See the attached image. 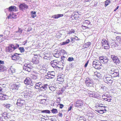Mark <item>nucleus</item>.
I'll return each instance as SVG.
<instances>
[{"mask_svg":"<svg viewBox=\"0 0 121 121\" xmlns=\"http://www.w3.org/2000/svg\"><path fill=\"white\" fill-rule=\"evenodd\" d=\"M94 74L98 77L99 78L101 76V75L97 71L94 72Z\"/></svg>","mask_w":121,"mask_h":121,"instance_id":"obj_35","label":"nucleus"},{"mask_svg":"<svg viewBox=\"0 0 121 121\" xmlns=\"http://www.w3.org/2000/svg\"><path fill=\"white\" fill-rule=\"evenodd\" d=\"M108 97L109 98V97H108L107 95L105 96V95H104L102 96V99L106 101H107V98Z\"/></svg>","mask_w":121,"mask_h":121,"instance_id":"obj_44","label":"nucleus"},{"mask_svg":"<svg viewBox=\"0 0 121 121\" xmlns=\"http://www.w3.org/2000/svg\"><path fill=\"white\" fill-rule=\"evenodd\" d=\"M51 65L53 67H56L59 68H60L59 66V64L57 63V62L56 61V60H54L52 63Z\"/></svg>","mask_w":121,"mask_h":121,"instance_id":"obj_23","label":"nucleus"},{"mask_svg":"<svg viewBox=\"0 0 121 121\" xmlns=\"http://www.w3.org/2000/svg\"><path fill=\"white\" fill-rule=\"evenodd\" d=\"M70 42V40L68 39L67 40H66V41L65 42L67 44L69 43Z\"/></svg>","mask_w":121,"mask_h":121,"instance_id":"obj_64","label":"nucleus"},{"mask_svg":"<svg viewBox=\"0 0 121 121\" xmlns=\"http://www.w3.org/2000/svg\"><path fill=\"white\" fill-rule=\"evenodd\" d=\"M31 17L33 18H34L36 16V12L35 11H32L31 12Z\"/></svg>","mask_w":121,"mask_h":121,"instance_id":"obj_29","label":"nucleus"},{"mask_svg":"<svg viewBox=\"0 0 121 121\" xmlns=\"http://www.w3.org/2000/svg\"><path fill=\"white\" fill-rule=\"evenodd\" d=\"M75 107L77 108H82L83 106L84 103L81 100H78L74 104Z\"/></svg>","mask_w":121,"mask_h":121,"instance_id":"obj_4","label":"nucleus"},{"mask_svg":"<svg viewBox=\"0 0 121 121\" xmlns=\"http://www.w3.org/2000/svg\"><path fill=\"white\" fill-rule=\"evenodd\" d=\"M112 78L111 77L104 76L103 78V80L105 83L111 85L112 82V81L111 80Z\"/></svg>","mask_w":121,"mask_h":121,"instance_id":"obj_7","label":"nucleus"},{"mask_svg":"<svg viewBox=\"0 0 121 121\" xmlns=\"http://www.w3.org/2000/svg\"><path fill=\"white\" fill-rule=\"evenodd\" d=\"M66 44H67L65 42H64L62 43H60V45H65Z\"/></svg>","mask_w":121,"mask_h":121,"instance_id":"obj_60","label":"nucleus"},{"mask_svg":"<svg viewBox=\"0 0 121 121\" xmlns=\"http://www.w3.org/2000/svg\"><path fill=\"white\" fill-rule=\"evenodd\" d=\"M111 45L112 48H115L117 47L118 45V43L115 42L114 40H112L111 43Z\"/></svg>","mask_w":121,"mask_h":121,"instance_id":"obj_21","label":"nucleus"},{"mask_svg":"<svg viewBox=\"0 0 121 121\" xmlns=\"http://www.w3.org/2000/svg\"><path fill=\"white\" fill-rule=\"evenodd\" d=\"M104 101L103 100H101L100 102H99L98 103L99 104V105L100 106H104V103H102V102L103 101Z\"/></svg>","mask_w":121,"mask_h":121,"instance_id":"obj_46","label":"nucleus"},{"mask_svg":"<svg viewBox=\"0 0 121 121\" xmlns=\"http://www.w3.org/2000/svg\"><path fill=\"white\" fill-rule=\"evenodd\" d=\"M59 108H60L61 109L64 107V105L61 104H59Z\"/></svg>","mask_w":121,"mask_h":121,"instance_id":"obj_56","label":"nucleus"},{"mask_svg":"<svg viewBox=\"0 0 121 121\" xmlns=\"http://www.w3.org/2000/svg\"><path fill=\"white\" fill-rule=\"evenodd\" d=\"M6 95H3V96H1L0 97V100H4L6 99L5 96H6Z\"/></svg>","mask_w":121,"mask_h":121,"instance_id":"obj_45","label":"nucleus"},{"mask_svg":"<svg viewBox=\"0 0 121 121\" xmlns=\"http://www.w3.org/2000/svg\"><path fill=\"white\" fill-rule=\"evenodd\" d=\"M19 47V45L17 44H16L15 46L13 44H9V46L6 47V50L7 52H11Z\"/></svg>","mask_w":121,"mask_h":121,"instance_id":"obj_1","label":"nucleus"},{"mask_svg":"<svg viewBox=\"0 0 121 121\" xmlns=\"http://www.w3.org/2000/svg\"><path fill=\"white\" fill-rule=\"evenodd\" d=\"M70 39L71 40V41L73 43L74 42V40L73 39H74V38L73 37H71L70 38Z\"/></svg>","mask_w":121,"mask_h":121,"instance_id":"obj_63","label":"nucleus"},{"mask_svg":"<svg viewBox=\"0 0 121 121\" xmlns=\"http://www.w3.org/2000/svg\"><path fill=\"white\" fill-rule=\"evenodd\" d=\"M25 103V102L24 100L19 99H17L16 104L17 106L21 107L23 106Z\"/></svg>","mask_w":121,"mask_h":121,"instance_id":"obj_11","label":"nucleus"},{"mask_svg":"<svg viewBox=\"0 0 121 121\" xmlns=\"http://www.w3.org/2000/svg\"><path fill=\"white\" fill-rule=\"evenodd\" d=\"M87 93L90 97L98 98L99 97V94H97L96 92L94 91H87Z\"/></svg>","mask_w":121,"mask_h":121,"instance_id":"obj_5","label":"nucleus"},{"mask_svg":"<svg viewBox=\"0 0 121 121\" xmlns=\"http://www.w3.org/2000/svg\"><path fill=\"white\" fill-rule=\"evenodd\" d=\"M99 113L100 114H102L105 113V112H104V111H103V110H101V108H99Z\"/></svg>","mask_w":121,"mask_h":121,"instance_id":"obj_53","label":"nucleus"},{"mask_svg":"<svg viewBox=\"0 0 121 121\" xmlns=\"http://www.w3.org/2000/svg\"><path fill=\"white\" fill-rule=\"evenodd\" d=\"M107 87L105 86H103L101 88V90H103L104 91L107 90Z\"/></svg>","mask_w":121,"mask_h":121,"instance_id":"obj_51","label":"nucleus"},{"mask_svg":"<svg viewBox=\"0 0 121 121\" xmlns=\"http://www.w3.org/2000/svg\"><path fill=\"white\" fill-rule=\"evenodd\" d=\"M41 84V83L40 82L37 83L35 86V88L37 89L41 90L42 85Z\"/></svg>","mask_w":121,"mask_h":121,"instance_id":"obj_20","label":"nucleus"},{"mask_svg":"<svg viewBox=\"0 0 121 121\" xmlns=\"http://www.w3.org/2000/svg\"><path fill=\"white\" fill-rule=\"evenodd\" d=\"M49 87L48 84H46L44 85L43 86L42 85L41 90H46Z\"/></svg>","mask_w":121,"mask_h":121,"instance_id":"obj_26","label":"nucleus"},{"mask_svg":"<svg viewBox=\"0 0 121 121\" xmlns=\"http://www.w3.org/2000/svg\"><path fill=\"white\" fill-rule=\"evenodd\" d=\"M74 60V58L72 57H70L68 58V60L69 61H71Z\"/></svg>","mask_w":121,"mask_h":121,"instance_id":"obj_50","label":"nucleus"},{"mask_svg":"<svg viewBox=\"0 0 121 121\" xmlns=\"http://www.w3.org/2000/svg\"><path fill=\"white\" fill-rule=\"evenodd\" d=\"M19 50L20 52L21 53L25 51V49H24L23 47H21L19 48Z\"/></svg>","mask_w":121,"mask_h":121,"instance_id":"obj_37","label":"nucleus"},{"mask_svg":"<svg viewBox=\"0 0 121 121\" xmlns=\"http://www.w3.org/2000/svg\"><path fill=\"white\" fill-rule=\"evenodd\" d=\"M110 74L112 77H116L118 76L119 75V71H118L117 72H115Z\"/></svg>","mask_w":121,"mask_h":121,"instance_id":"obj_24","label":"nucleus"},{"mask_svg":"<svg viewBox=\"0 0 121 121\" xmlns=\"http://www.w3.org/2000/svg\"><path fill=\"white\" fill-rule=\"evenodd\" d=\"M73 17L75 19H80L81 17V15L79 14L78 12H75Z\"/></svg>","mask_w":121,"mask_h":121,"instance_id":"obj_19","label":"nucleus"},{"mask_svg":"<svg viewBox=\"0 0 121 121\" xmlns=\"http://www.w3.org/2000/svg\"><path fill=\"white\" fill-rule=\"evenodd\" d=\"M49 88L51 91H55V88L53 86H51L50 87H49Z\"/></svg>","mask_w":121,"mask_h":121,"instance_id":"obj_42","label":"nucleus"},{"mask_svg":"<svg viewBox=\"0 0 121 121\" xmlns=\"http://www.w3.org/2000/svg\"><path fill=\"white\" fill-rule=\"evenodd\" d=\"M81 27L82 28L83 30H85V29H86V28L89 29H90V28L86 27L85 26H84L83 25H82V26H81Z\"/></svg>","mask_w":121,"mask_h":121,"instance_id":"obj_41","label":"nucleus"},{"mask_svg":"<svg viewBox=\"0 0 121 121\" xmlns=\"http://www.w3.org/2000/svg\"><path fill=\"white\" fill-rule=\"evenodd\" d=\"M58 17V18L63 17V14H57Z\"/></svg>","mask_w":121,"mask_h":121,"instance_id":"obj_59","label":"nucleus"},{"mask_svg":"<svg viewBox=\"0 0 121 121\" xmlns=\"http://www.w3.org/2000/svg\"><path fill=\"white\" fill-rule=\"evenodd\" d=\"M19 86L18 85L14 84L11 86L10 87V90L17 91L18 90Z\"/></svg>","mask_w":121,"mask_h":121,"instance_id":"obj_15","label":"nucleus"},{"mask_svg":"<svg viewBox=\"0 0 121 121\" xmlns=\"http://www.w3.org/2000/svg\"><path fill=\"white\" fill-rule=\"evenodd\" d=\"M116 40L119 43L121 44V37L120 36H117L116 37Z\"/></svg>","mask_w":121,"mask_h":121,"instance_id":"obj_27","label":"nucleus"},{"mask_svg":"<svg viewBox=\"0 0 121 121\" xmlns=\"http://www.w3.org/2000/svg\"><path fill=\"white\" fill-rule=\"evenodd\" d=\"M86 119L85 118L83 117H80L78 120V121H86Z\"/></svg>","mask_w":121,"mask_h":121,"instance_id":"obj_34","label":"nucleus"},{"mask_svg":"<svg viewBox=\"0 0 121 121\" xmlns=\"http://www.w3.org/2000/svg\"><path fill=\"white\" fill-rule=\"evenodd\" d=\"M32 82L31 79L29 77L26 78L24 81V83L27 85H31Z\"/></svg>","mask_w":121,"mask_h":121,"instance_id":"obj_14","label":"nucleus"},{"mask_svg":"<svg viewBox=\"0 0 121 121\" xmlns=\"http://www.w3.org/2000/svg\"><path fill=\"white\" fill-rule=\"evenodd\" d=\"M23 69L24 70L28 72H30L31 71V68L27 66H26L24 65L23 67Z\"/></svg>","mask_w":121,"mask_h":121,"instance_id":"obj_25","label":"nucleus"},{"mask_svg":"<svg viewBox=\"0 0 121 121\" xmlns=\"http://www.w3.org/2000/svg\"><path fill=\"white\" fill-rule=\"evenodd\" d=\"M75 31L73 29H71V31H69L68 34H71L73 33H74Z\"/></svg>","mask_w":121,"mask_h":121,"instance_id":"obj_47","label":"nucleus"},{"mask_svg":"<svg viewBox=\"0 0 121 121\" xmlns=\"http://www.w3.org/2000/svg\"><path fill=\"white\" fill-rule=\"evenodd\" d=\"M102 107H100V108H102L101 110H103V111H104V112H105L107 111L105 108H107V107L105 106H102Z\"/></svg>","mask_w":121,"mask_h":121,"instance_id":"obj_40","label":"nucleus"},{"mask_svg":"<svg viewBox=\"0 0 121 121\" xmlns=\"http://www.w3.org/2000/svg\"><path fill=\"white\" fill-rule=\"evenodd\" d=\"M101 64L98 60H95L93 61V66L96 69H99L101 68Z\"/></svg>","mask_w":121,"mask_h":121,"instance_id":"obj_3","label":"nucleus"},{"mask_svg":"<svg viewBox=\"0 0 121 121\" xmlns=\"http://www.w3.org/2000/svg\"><path fill=\"white\" fill-rule=\"evenodd\" d=\"M99 105V104L97 102L95 104V107L96 108H98V109L99 108H100V107H102V106Z\"/></svg>","mask_w":121,"mask_h":121,"instance_id":"obj_49","label":"nucleus"},{"mask_svg":"<svg viewBox=\"0 0 121 121\" xmlns=\"http://www.w3.org/2000/svg\"><path fill=\"white\" fill-rule=\"evenodd\" d=\"M65 111V110H61L60 112L58 114V116L57 117V116L56 115H55V117H58V116H59V117H62V116H63V115L62 113V112H63V111Z\"/></svg>","mask_w":121,"mask_h":121,"instance_id":"obj_32","label":"nucleus"},{"mask_svg":"<svg viewBox=\"0 0 121 121\" xmlns=\"http://www.w3.org/2000/svg\"><path fill=\"white\" fill-rule=\"evenodd\" d=\"M64 76L63 74L58 75L57 80V83L59 84H62L64 81Z\"/></svg>","mask_w":121,"mask_h":121,"instance_id":"obj_8","label":"nucleus"},{"mask_svg":"<svg viewBox=\"0 0 121 121\" xmlns=\"http://www.w3.org/2000/svg\"><path fill=\"white\" fill-rule=\"evenodd\" d=\"M22 29L18 28V32L20 34H21L22 33Z\"/></svg>","mask_w":121,"mask_h":121,"instance_id":"obj_54","label":"nucleus"},{"mask_svg":"<svg viewBox=\"0 0 121 121\" xmlns=\"http://www.w3.org/2000/svg\"><path fill=\"white\" fill-rule=\"evenodd\" d=\"M55 76V73L53 72H49L46 76V78L48 79L53 78Z\"/></svg>","mask_w":121,"mask_h":121,"instance_id":"obj_12","label":"nucleus"},{"mask_svg":"<svg viewBox=\"0 0 121 121\" xmlns=\"http://www.w3.org/2000/svg\"><path fill=\"white\" fill-rule=\"evenodd\" d=\"M60 54L58 53H56L54 55V57L56 58H58L60 57Z\"/></svg>","mask_w":121,"mask_h":121,"instance_id":"obj_38","label":"nucleus"},{"mask_svg":"<svg viewBox=\"0 0 121 121\" xmlns=\"http://www.w3.org/2000/svg\"><path fill=\"white\" fill-rule=\"evenodd\" d=\"M34 56L33 58L32 62L35 64H37L39 62V59H41L42 57L39 54H34Z\"/></svg>","mask_w":121,"mask_h":121,"instance_id":"obj_2","label":"nucleus"},{"mask_svg":"<svg viewBox=\"0 0 121 121\" xmlns=\"http://www.w3.org/2000/svg\"><path fill=\"white\" fill-rule=\"evenodd\" d=\"M10 69L11 72L12 73H15V69L12 66L10 67Z\"/></svg>","mask_w":121,"mask_h":121,"instance_id":"obj_36","label":"nucleus"},{"mask_svg":"<svg viewBox=\"0 0 121 121\" xmlns=\"http://www.w3.org/2000/svg\"><path fill=\"white\" fill-rule=\"evenodd\" d=\"M8 115V114L6 112H5L3 113L2 115L4 117L5 119H6V117H7V116Z\"/></svg>","mask_w":121,"mask_h":121,"instance_id":"obj_43","label":"nucleus"},{"mask_svg":"<svg viewBox=\"0 0 121 121\" xmlns=\"http://www.w3.org/2000/svg\"><path fill=\"white\" fill-rule=\"evenodd\" d=\"M5 66L2 65L0 64V72L4 71L5 69Z\"/></svg>","mask_w":121,"mask_h":121,"instance_id":"obj_28","label":"nucleus"},{"mask_svg":"<svg viewBox=\"0 0 121 121\" xmlns=\"http://www.w3.org/2000/svg\"><path fill=\"white\" fill-rule=\"evenodd\" d=\"M78 38L77 36H75L74 38V39L76 40H79V39L78 38Z\"/></svg>","mask_w":121,"mask_h":121,"instance_id":"obj_61","label":"nucleus"},{"mask_svg":"<svg viewBox=\"0 0 121 121\" xmlns=\"http://www.w3.org/2000/svg\"><path fill=\"white\" fill-rule=\"evenodd\" d=\"M12 105L11 104H6L5 105V106L7 108H9Z\"/></svg>","mask_w":121,"mask_h":121,"instance_id":"obj_52","label":"nucleus"},{"mask_svg":"<svg viewBox=\"0 0 121 121\" xmlns=\"http://www.w3.org/2000/svg\"><path fill=\"white\" fill-rule=\"evenodd\" d=\"M99 59L100 61L103 64H105L108 61L107 57L105 56H100L99 57Z\"/></svg>","mask_w":121,"mask_h":121,"instance_id":"obj_13","label":"nucleus"},{"mask_svg":"<svg viewBox=\"0 0 121 121\" xmlns=\"http://www.w3.org/2000/svg\"><path fill=\"white\" fill-rule=\"evenodd\" d=\"M40 100V102L42 103V104L43 103H44L46 101V100L45 99H41Z\"/></svg>","mask_w":121,"mask_h":121,"instance_id":"obj_57","label":"nucleus"},{"mask_svg":"<svg viewBox=\"0 0 121 121\" xmlns=\"http://www.w3.org/2000/svg\"><path fill=\"white\" fill-rule=\"evenodd\" d=\"M13 60H16L19 59V56L18 54L16 53L11 56Z\"/></svg>","mask_w":121,"mask_h":121,"instance_id":"obj_22","label":"nucleus"},{"mask_svg":"<svg viewBox=\"0 0 121 121\" xmlns=\"http://www.w3.org/2000/svg\"><path fill=\"white\" fill-rule=\"evenodd\" d=\"M84 23L87 25H89L90 24L91 22L90 21L86 20L84 21Z\"/></svg>","mask_w":121,"mask_h":121,"instance_id":"obj_39","label":"nucleus"},{"mask_svg":"<svg viewBox=\"0 0 121 121\" xmlns=\"http://www.w3.org/2000/svg\"><path fill=\"white\" fill-rule=\"evenodd\" d=\"M119 71L118 69L116 67H112L111 68V69L109 71L110 74L113 73L115 72Z\"/></svg>","mask_w":121,"mask_h":121,"instance_id":"obj_18","label":"nucleus"},{"mask_svg":"<svg viewBox=\"0 0 121 121\" xmlns=\"http://www.w3.org/2000/svg\"><path fill=\"white\" fill-rule=\"evenodd\" d=\"M111 57L113 62L116 64H118L120 62V60L117 56L112 55H111Z\"/></svg>","mask_w":121,"mask_h":121,"instance_id":"obj_10","label":"nucleus"},{"mask_svg":"<svg viewBox=\"0 0 121 121\" xmlns=\"http://www.w3.org/2000/svg\"><path fill=\"white\" fill-rule=\"evenodd\" d=\"M19 7L20 9L22 10L28 8V6L24 3L20 4L19 5Z\"/></svg>","mask_w":121,"mask_h":121,"instance_id":"obj_16","label":"nucleus"},{"mask_svg":"<svg viewBox=\"0 0 121 121\" xmlns=\"http://www.w3.org/2000/svg\"><path fill=\"white\" fill-rule=\"evenodd\" d=\"M51 111L52 113L53 114H56L58 112L57 110L56 109L54 108H53L51 110Z\"/></svg>","mask_w":121,"mask_h":121,"instance_id":"obj_31","label":"nucleus"},{"mask_svg":"<svg viewBox=\"0 0 121 121\" xmlns=\"http://www.w3.org/2000/svg\"><path fill=\"white\" fill-rule=\"evenodd\" d=\"M61 98L60 97H59L57 98V101H58V103H60V100H61Z\"/></svg>","mask_w":121,"mask_h":121,"instance_id":"obj_62","label":"nucleus"},{"mask_svg":"<svg viewBox=\"0 0 121 121\" xmlns=\"http://www.w3.org/2000/svg\"><path fill=\"white\" fill-rule=\"evenodd\" d=\"M39 111H41V112L43 113H46L49 114L50 113V111L49 110H39Z\"/></svg>","mask_w":121,"mask_h":121,"instance_id":"obj_30","label":"nucleus"},{"mask_svg":"<svg viewBox=\"0 0 121 121\" xmlns=\"http://www.w3.org/2000/svg\"><path fill=\"white\" fill-rule=\"evenodd\" d=\"M53 17L55 19L58 18V14L55 15L53 16Z\"/></svg>","mask_w":121,"mask_h":121,"instance_id":"obj_55","label":"nucleus"},{"mask_svg":"<svg viewBox=\"0 0 121 121\" xmlns=\"http://www.w3.org/2000/svg\"><path fill=\"white\" fill-rule=\"evenodd\" d=\"M111 2L110 0H107L105 1L104 2V6L105 7L108 6L109 4Z\"/></svg>","mask_w":121,"mask_h":121,"instance_id":"obj_33","label":"nucleus"},{"mask_svg":"<svg viewBox=\"0 0 121 121\" xmlns=\"http://www.w3.org/2000/svg\"><path fill=\"white\" fill-rule=\"evenodd\" d=\"M8 9V11L10 12L13 11H16L17 9V7L14 6H11L9 7Z\"/></svg>","mask_w":121,"mask_h":121,"instance_id":"obj_17","label":"nucleus"},{"mask_svg":"<svg viewBox=\"0 0 121 121\" xmlns=\"http://www.w3.org/2000/svg\"><path fill=\"white\" fill-rule=\"evenodd\" d=\"M91 44V43L90 42H87L85 44V46L86 47V48H87L89 47Z\"/></svg>","mask_w":121,"mask_h":121,"instance_id":"obj_48","label":"nucleus"},{"mask_svg":"<svg viewBox=\"0 0 121 121\" xmlns=\"http://www.w3.org/2000/svg\"><path fill=\"white\" fill-rule=\"evenodd\" d=\"M85 82L86 85L87 86H92L93 85V83L92 79L88 78L86 79Z\"/></svg>","mask_w":121,"mask_h":121,"instance_id":"obj_6","label":"nucleus"},{"mask_svg":"<svg viewBox=\"0 0 121 121\" xmlns=\"http://www.w3.org/2000/svg\"><path fill=\"white\" fill-rule=\"evenodd\" d=\"M65 58V57L64 56H61V60H64Z\"/></svg>","mask_w":121,"mask_h":121,"instance_id":"obj_58","label":"nucleus"},{"mask_svg":"<svg viewBox=\"0 0 121 121\" xmlns=\"http://www.w3.org/2000/svg\"><path fill=\"white\" fill-rule=\"evenodd\" d=\"M101 43L103 47H104L105 49L108 48L109 47V45L108 41L106 39H103L101 41Z\"/></svg>","mask_w":121,"mask_h":121,"instance_id":"obj_9","label":"nucleus"}]
</instances>
